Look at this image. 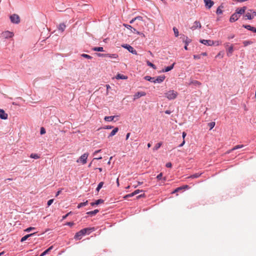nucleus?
<instances>
[{
	"label": "nucleus",
	"instance_id": "1",
	"mask_svg": "<svg viewBox=\"0 0 256 256\" xmlns=\"http://www.w3.org/2000/svg\"><path fill=\"white\" fill-rule=\"evenodd\" d=\"M165 96L169 100L175 99L178 95V93L174 90H170L164 94Z\"/></svg>",
	"mask_w": 256,
	"mask_h": 256
},
{
	"label": "nucleus",
	"instance_id": "2",
	"mask_svg": "<svg viewBox=\"0 0 256 256\" xmlns=\"http://www.w3.org/2000/svg\"><path fill=\"white\" fill-rule=\"evenodd\" d=\"M90 228H86L81 230L78 232H76L74 236V238L76 240L81 239L82 236L84 235L88 230H90Z\"/></svg>",
	"mask_w": 256,
	"mask_h": 256
},
{
	"label": "nucleus",
	"instance_id": "3",
	"mask_svg": "<svg viewBox=\"0 0 256 256\" xmlns=\"http://www.w3.org/2000/svg\"><path fill=\"white\" fill-rule=\"evenodd\" d=\"M123 26L125 28H126L127 29L130 30L132 32L134 33V34H138V35L142 34L144 36V34L142 33H141L136 28L133 27L132 26L130 25L126 24H124Z\"/></svg>",
	"mask_w": 256,
	"mask_h": 256
},
{
	"label": "nucleus",
	"instance_id": "4",
	"mask_svg": "<svg viewBox=\"0 0 256 256\" xmlns=\"http://www.w3.org/2000/svg\"><path fill=\"white\" fill-rule=\"evenodd\" d=\"M256 16V10H249L246 14L245 17L248 20H252Z\"/></svg>",
	"mask_w": 256,
	"mask_h": 256
},
{
	"label": "nucleus",
	"instance_id": "5",
	"mask_svg": "<svg viewBox=\"0 0 256 256\" xmlns=\"http://www.w3.org/2000/svg\"><path fill=\"white\" fill-rule=\"evenodd\" d=\"M88 156V154L86 152L82 155L80 158L76 160L77 162H81L84 164L86 163V160Z\"/></svg>",
	"mask_w": 256,
	"mask_h": 256
},
{
	"label": "nucleus",
	"instance_id": "6",
	"mask_svg": "<svg viewBox=\"0 0 256 256\" xmlns=\"http://www.w3.org/2000/svg\"><path fill=\"white\" fill-rule=\"evenodd\" d=\"M224 46L226 48V54L228 56H230L232 55L234 52V46L232 44L230 46H228V43L224 44Z\"/></svg>",
	"mask_w": 256,
	"mask_h": 256
},
{
	"label": "nucleus",
	"instance_id": "7",
	"mask_svg": "<svg viewBox=\"0 0 256 256\" xmlns=\"http://www.w3.org/2000/svg\"><path fill=\"white\" fill-rule=\"evenodd\" d=\"M10 20L12 23L18 24L20 22V16L16 14H13L10 16Z\"/></svg>",
	"mask_w": 256,
	"mask_h": 256
},
{
	"label": "nucleus",
	"instance_id": "8",
	"mask_svg": "<svg viewBox=\"0 0 256 256\" xmlns=\"http://www.w3.org/2000/svg\"><path fill=\"white\" fill-rule=\"evenodd\" d=\"M14 34L12 32L10 31H5L2 32V36L4 38H8L13 37Z\"/></svg>",
	"mask_w": 256,
	"mask_h": 256
},
{
	"label": "nucleus",
	"instance_id": "9",
	"mask_svg": "<svg viewBox=\"0 0 256 256\" xmlns=\"http://www.w3.org/2000/svg\"><path fill=\"white\" fill-rule=\"evenodd\" d=\"M200 42L204 45L212 46L215 44L214 41L212 40H201Z\"/></svg>",
	"mask_w": 256,
	"mask_h": 256
},
{
	"label": "nucleus",
	"instance_id": "10",
	"mask_svg": "<svg viewBox=\"0 0 256 256\" xmlns=\"http://www.w3.org/2000/svg\"><path fill=\"white\" fill-rule=\"evenodd\" d=\"M122 46L125 48H126L130 52L134 54H137L136 51L135 50H134V48L132 46L128 44H125Z\"/></svg>",
	"mask_w": 256,
	"mask_h": 256
},
{
	"label": "nucleus",
	"instance_id": "11",
	"mask_svg": "<svg viewBox=\"0 0 256 256\" xmlns=\"http://www.w3.org/2000/svg\"><path fill=\"white\" fill-rule=\"evenodd\" d=\"M166 76L164 75L160 76H158L156 78H154V80L153 81V82L156 83H161L165 79Z\"/></svg>",
	"mask_w": 256,
	"mask_h": 256
},
{
	"label": "nucleus",
	"instance_id": "12",
	"mask_svg": "<svg viewBox=\"0 0 256 256\" xmlns=\"http://www.w3.org/2000/svg\"><path fill=\"white\" fill-rule=\"evenodd\" d=\"M240 17V16L236 12H235L234 14H233L231 16L230 18V21L231 22H234L236 20H237Z\"/></svg>",
	"mask_w": 256,
	"mask_h": 256
},
{
	"label": "nucleus",
	"instance_id": "13",
	"mask_svg": "<svg viewBox=\"0 0 256 256\" xmlns=\"http://www.w3.org/2000/svg\"><path fill=\"white\" fill-rule=\"evenodd\" d=\"M201 28L202 25L200 22L199 21H195L193 24V26L190 28V29L194 30L198 28Z\"/></svg>",
	"mask_w": 256,
	"mask_h": 256
},
{
	"label": "nucleus",
	"instance_id": "14",
	"mask_svg": "<svg viewBox=\"0 0 256 256\" xmlns=\"http://www.w3.org/2000/svg\"><path fill=\"white\" fill-rule=\"evenodd\" d=\"M146 95V93L144 92H138L134 96V100H135L136 99H138L141 96H145Z\"/></svg>",
	"mask_w": 256,
	"mask_h": 256
},
{
	"label": "nucleus",
	"instance_id": "15",
	"mask_svg": "<svg viewBox=\"0 0 256 256\" xmlns=\"http://www.w3.org/2000/svg\"><path fill=\"white\" fill-rule=\"evenodd\" d=\"M246 10V7L244 6L242 8H238L236 10V12L240 16L241 14H244Z\"/></svg>",
	"mask_w": 256,
	"mask_h": 256
},
{
	"label": "nucleus",
	"instance_id": "16",
	"mask_svg": "<svg viewBox=\"0 0 256 256\" xmlns=\"http://www.w3.org/2000/svg\"><path fill=\"white\" fill-rule=\"evenodd\" d=\"M204 3H205V5L208 8H211L212 6L214 5V2L212 0H204Z\"/></svg>",
	"mask_w": 256,
	"mask_h": 256
},
{
	"label": "nucleus",
	"instance_id": "17",
	"mask_svg": "<svg viewBox=\"0 0 256 256\" xmlns=\"http://www.w3.org/2000/svg\"><path fill=\"white\" fill-rule=\"evenodd\" d=\"M0 118L3 120H6L8 118V114L3 110L0 109Z\"/></svg>",
	"mask_w": 256,
	"mask_h": 256
},
{
	"label": "nucleus",
	"instance_id": "18",
	"mask_svg": "<svg viewBox=\"0 0 256 256\" xmlns=\"http://www.w3.org/2000/svg\"><path fill=\"white\" fill-rule=\"evenodd\" d=\"M174 64L175 63H173L170 66L166 67L164 69L162 70H161V72H164L171 70L174 68Z\"/></svg>",
	"mask_w": 256,
	"mask_h": 256
},
{
	"label": "nucleus",
	"instance_id": "19",
	"mask_svg": "<svg viewBox=\"0 0 256 256\" xmlns=\"http://www.w3.org/2000/svg\"><path fill=\"white\" fill-rule=\"evenodd\" d=\"M36 234V232H34V233H32V234H27V235H26L25 236H23L22 238H21V240H20V242H23L24 241H25L29 237L31 236H32L34 235L35 234Z\"/></svg>",
	"mask_w": 256,
	"mask_h": 256
},
{
	"label": "nucleus",
	"instance_id": "20",
	"mask_svg": "<svg viewBox=\"0 0 256 256\" xmlns=\"http://www.w3.org/2000/svg\"><path fill=\"white\" fill-rule=\"evenodd\" d=\"M103 202H104V200H102V199H98V200H96L94 202H91L90 204H91V206H94V205H98V204L103 203Z\"/></svg>",
	"mask_w": 256,
	"mask_h": 256
},
{
	"label": "nucleus",
	"instance_id": "21",
	"mask_svg": "<svg viewBox=\"0 0 256 256\" xmlns=\"http://www.w3.org/2000/svg\"><path fill=\"white\" fill-rule=\"evenodd\" d=\"M116 78L118 80H119V79L126 80V79H127L128 77L123 74H118L116 75Z\"/></svg>",
	"mask_w": 256,
	"mask_h": 256
},
{
	"label": "nucleus",
	"instance_id": "22",
	"mask_svg": "<svg viewBox=\"0 0 256 256\" xmlns=\"http://www.w3.org/2000/svg\"><path fill=\"white\" fill-rule=\"evenodd\" d=\"M53 248V246H50L48 248L44 250L40 256H44Z\"/></svg>",
	"mask_w": 256,
	"mask_h": 256
},
{
	"label": "nucleus",
	"instance_id": "23",
	"mask_svg": "<svg viewBox=\"0 0 256 256\" xmlns=\"http://www.w3.org/2000/svg\"><path fill=\"white\" fill-rule=\"evenodd\" d=\"M106 57H108V58H118V55L116 54H106Z\"/></svg>",
	"mask_w": 256,
	"mask_h": 256
},
{
	"label": "nucleus",
	"instance_id": "24",
	"mask_svg": "<svg viewBox=\"0 0 256 256\" xmlns=\"http://www.w3.org/2000/svg\"><path fill=\"white\" fill-rule=\"evenodd\" d=\"M99 210H95L93 211H90L86 212V214L91 216H94L96 214Z\"/></svg>",
	"mask_w": 256,
	"mask_h": 256
},
{
	"label": "nucleus",
	"instance_id": "25",
	"mask_svg": "<svg viewBox=\"0 0 256 256\" xmlns=\"http://www.w3.org/2000/svg\"><path fill=\"white\" fill-rule=\"evenodd\" d=\"M66 27V25L64 23H62L59 24L58 28L60 30H61L62 32H63Z\"/></svg>",
	"mask_w": 256,
	"mask_h": 256
},
{
	"label": "nucleus",
	"instance_id": "26",
	"mask_svg": "<svg viewBox=\"0 0 256 256\" xmlns=\"http://www.w3.org/2000/svg\"><path fill=\"white\" fill-rule=\"evenodd\" d=\"M224 8V6L221 5L220 6H219L218 8H217V10H216V13L217 14H220L222 13V8Z\"/></svg>",
	"mask_w": 256,
	"mask_h": 256
},
{
	"label": "nucleus",
	"instance_id": "27",
	"mask_svg": "<svg viewBox=\"0 0 256 256\" xmlns=\"http://www.w3.org/2000/svg\"><path fill=\"white\" fill-rule=\"evenodd\" d=\"M118 128H114L112 132H111L110 133V135H109V137L110 136H114V135L116 134L118 132Z\"/></svg>",
	"mask_w": 256,
	"mask_h": 256
},
{
	"label": "nucleus",
	"instance_id": "28",
	"mask_svg": "<svg viewBox=\"0 0 256 256\" xmlns=\"http://www.w3.org/2000/svg\"><path fill=\"white\" fill-rule=\"evenodd\" d=\"M144 78L146 80L150 81L153 82V81L154 80V77H151L150 76H146L144 77Z\"/></svg>",
	"mask_w": 256,
	"mask_h": 256
},
{
	"label": "nucleus",
	"instance_id": "29",
	"mask_svg": "<svg viewBox=\"0 0 256 256\" xmlns=\"http://www.w3.org/2000/svg\"><path fill=\"white\" fill-rule=\"evenodd\" d=\"M244 146V145L242 144H240V145H237V146H236L234 147L232 150H230L229 151V152H231L234 150H237L238 148H243Z\"/></svg>",
	"mask_w": 256,
	"mask_h": 256
},
{
	"label": "nucleus",
	"instance_id": "30",
	"mask_svg": "<svg viewBox=\"0 0 256 256\" xmlns=\"http://www.w3.org/2000/svg\"><path fill=\"white\" fill-rule=\"evenodd\" d=\"M88 204V200H86V202H81L78 204V208H80L82 206H86Z\"/></svg>",
	"mask_w": 256,
	"mask_h": 256
},
{
	"label": "nucleus",
	"instance_id": "31",
	"mask_svg": "<svg viewBox=\"0 0 256 256\" xmlns=\"http://www.w3.org/2000/svg\"><path fill=\"white\" fill-rule=\"evenodd\" d=\"M114 117L115 116H105L104 119L106 121L110 122L114 120Z\"/></svg>",
	"mask_w": 256,
	"mask_h": 256
},
{
	"label": "nucleus",
	"instance_id": "32",
	"mask_svg": "<svg viewBox=\"0 0 256 256\" xmlns=\"http://www.w3.org/2000/svg\"><path fill=\"white\" fill-rule=\"evenodd\" d=\"M92 50L96 52H104V48L102 47H94L92 48Z\"/></svg>",
	"mask_w": 256,
	"mask_h": 256
},
{
	"label": "nucleus",
	"instance_id": "33",
	"mask_svg": "<svg viewBox=\"0 0 256 256\" xmlns=\"http://www.w3.org/2000/svg\"><path fill=\"white\" fill-rule=\"evenodd\" d=\"M253 43L252 42L250 41V40H244L243 42H242V44H244V46H248V45H250V44H251Z\"/></svg>",
	"mask_w": 256,
	"mask_h": 256
},
{
	"label": "nucleus",
	"instance_id": "34",
	"mask_svg": "<svg viewBox=\"0 0 256 256\" xmlns=\"http://www.w3.org/2000/svg\"><path fill=\"white\" fill-rule=\"evenodd\" d=\"M162 142H158L157 143L155 146L153 148L154 150H158L162 146Z\"/></svg>",
	"mask_w": 256,
	"mask_h": 256
},
{
	"label": "nucleus",
	"instance_id": "35",
	"mask_svg": "<svg viewBox=\"0 0 256 256\" xmlns=\"http://www.w3.org/2000/svg\"><path fill=\"white\" fill-rule=\"evenodd\" d=\"M202 174V173H196L195 174H194L192 176H190L189 178H198L200 175Z\"/></svg>",
	"mask_w": 256,
	"mask_h": 256
},
{
	"label": "nucleus",
	"instance_id": "36",
	"mask_svg": "<svg viewBox=\"0 0 256 256\" xmlns=\"http://www.w3.org/2000/svg\"><path fill=\"white\" fill-rule=\"evenodd\" d=\"M184 41L186 44L188 45V44L191 42V40L188 38L187 36H186L184 38Z\"/></svg>",
	"mask_w": 256,
	"mask_h": 256
},
{
	"label": "nucleus",
	"instance_id": "37",
	"mask_svg": "<svg viewBox=\"0 0 256 256\" xmlns=\"http://www.w3.org/2000/svg\"><path fill=\"white\" fill-rule=\"evenodd\" d=\"M30 158H34V159H38L40 158V156H38V154H32L30 155Z\"/></svg>",
	"mask_w": 256,
	"mask_h": 256
},
{
	"label": "nucleus",
	"instance_id": "38",
	"mask_svg": "<svg viewBox=\"0 0 256 256\" xmlns=\"http://www.w3.org/2000/svg\"><path fill=\"white\" fill-rule=\"evenodd\" d=\"M146 64H148V66L152 67V68H154V70H156V66L154 64H152V62H150V61L148 60L146 62Z\"/></svg>",
	"mask_w": 256,
	"mask_h": 256
},
{
	"label": "nucleus",
	"instance_id": "39",
	"mask_svg": "<svg viewBox=\"0 0 256 256\" xmlns=\"http://www.w3.org/2000/svg\"><path fill=\"white\" fill-rule=\"evenodd\" d=\"M104 184V182H102L99 183V184L98 186V187L96 188V190L98 192L102 188Z\"/></svg>",
	"mask_w": 256,
	"mask_h": 256
},
{
	"label": "nucleus",
	"instance_id": "40",
	"mask_svg": "<svg viewBox=\"0 0 256 256\" xmlns=\"http://www.w3.org/2000/svg\"><path fill=\"white\" fill-rule=\"evenodd\" d=\"M215 122H210L208 124V126H209L210 130H212L215 126Z\"/></svg>",
	"mask_w": 256,
	"mask_h": 256
},
{
	"label": "nucleus",
	"instance_id": "41",
	"mask_svg": "<svg viewBox=\"0 0 256 256\" xmlns=\"http://www.w3.org/2000/svg\"><path fill=\"white\" fill-rule=\"evenodd\" d=\"M173 30H174L175 36L176 37L178 36V30L176 28L174 27L173 28Z\"/></svg>",
	"mask_w": 256,
	"mask_h": 256
},
{
	"label": "nucleus",
	"instance_id": "42",
	"mask_svg": "<svg viewBox=\"0 0 256 256\" xmlns=\"http://www.w3.org/2000/svg\"><path fill=\"white\" fill-rule=\"evenodd\" d=\"M82 56L85 58H88V59H92V57L88 55L87 54H82Z\"/></svg>",
	"mask_w": 256,
	"mask_h": 256
},
{
	"label": "nucleus",
	"instance_id": "43",
	"mask_svg": "<svg viewBox=\"0 0 256 256\" xmlns=\"http://www.w3.org/2000/svg\"><path fill=\"white\" fill-rule=\"evenodd\" d=\"M243 27H244V28H246L248 30L252 31L253 26H252L250 25H243Z\"/></svg>",
	"mask_w": 256,
	"mask_h": 256
},
{
	"label": "nucleus",
	"instance_id": "44",
	"mask_svg": "<svg viewBox=\"0 0 256 256\" xmlns=\"http://www.w3.org/2000/svg\"><path fill=\"white\" fill-rule=\"evenodd\" d=\"M134 196V192H132V193H131V194H128L126 195V196L124 197V199H126V198H128L132 197V196Z\"/></svg>",
	"mask_w": 256,
	"mask_h": 256
},
{
	"label": "nucleus",
	"instance_id": "45",
	"mask_svg": "<svg viewBox=\"0 0 256 256\" xmlns=\"http://www.w3.org/2000/svg\"><path fill=\"white\" fill-rule=\"evenodd\" d=\"M134 20H138V21H140V22H142L143 20H142V18L140 16H136L134 18Z\"/></svg>",
	"mask_w": 256,
	"mask_h": 256
},
{
	"label": "nucleus",
	"instance_id": "46",
	"mask_svg": "<svg viewBox=\"0 0 256 256\" xmlns=\"http://www.w3.org/2000/svg\"><path fill=\"white\" fill-rule=\"evenodd\" d=\"M34 229H35V228H34V227H29V228H27L26 229L24 230V231L26 232H30L31 230H34Z\"/></svg>",
	"mask_w": 256,
	"mask_h": 256
},
{
	"label": "nucleus",
	"instance_id": "47",
	"mask_svg": "<svg viewBox=\"0 0 256 256\" xmlns=\"http://www.w3.org/2000/svg\"><path fill=\"white\" fill-rule=\"evenodd\" d=\"M40 133L41 134H44L46 133V130H45L44 128L42 127L40 128Z\"/></svg>",
	"mask_w": 256,
	"mask_h": 256
},
{
	"label": "nucleus",
	"instance_id": "48",
	"mask_svg": "<svg viewBox=\"0 0 256 256\" xmlns=\"http://www.w3.org/2000/svg\"><path fill=\"white\" fill-rule=\"evenodd\" d=\"M97 56L99 57H106V54H97Z\"/></svg>",
	"mask_w": 256,
	"mask_h": 256
},
{
	"label": "nucleus",
	"instance_id": "49",
	"mask_svg": "<svg viewBox=\"0 0 256 256\" xmlns=\"http://www.w3.org/2000/svg\"><path fill=\"white\" fill-rule=\"evenodd\" d=\"M234 36H235L234 34H230V35L228 36V39L230 40V39L234 38Z\"/></svg>",
	"mask_w": 256,
	"mask_h": 256
},
{
	"label": "nucleus",
	"instance_id": "50",
	"mask_svg": "<svg viewBox=\"0 0 256 256\" xmlns=\"http://www.w3.org/2000/svg\"><path fill=\"white\" fill-rule=\"evenodd\" d=\"M183 189V188L182 187H178V188H176L173 192L172 193H175L176 192H178V191H179L180 190H182Z\"/></svg>",
	"mask_w": 256,
	"mask_h": 256
},
{
	"label": "nucleus",
	"instance_id": "51",
	"mask_svg": "<svg viewBox=\"0 0 256 256\" xmlns=\"http://www.w3.org/2000/svg\"><path fill=\"white\" fill-rule=\"evenodd\" d=\"M162 174L161 172L159 174H158L156 176L158 180H160L162 178Z\"/></svg>",
	"mask_w": 256,
	"mask_h": 256
},
{
	"label": "nucleus",
	"instance_id": "52",
	"mask_svg": "<svg viewBox=\"0 0 256 256\" xmlns=\"http://www.w3.org/2000/svg\"><path fill=\"white\" fill-rule=\"evenodd\" d=\"M141 192H142V190H136L134 192H134V194L135 196V195L138 194V193H140Z\"/></svg>",
	"mask_w": 256,
	"mask_h": 256
},
{
	"label": "nucleus",
	"instance_id": "53",
	"mask_svg": "<svg viewBox=\"0 0 256 256\" xmlns=\"http://www.w3.org/2000/svg\"><path fill=\"white\" fill-rule=\"evenodd\" d=\"M53 202H54V200L53 199L50 200L48 202V206H50V205H51L52 204Z\"/></svg>",
	"mask_w": 256,
	"mask_h": 256
},
{
	"label": "nucleus",
	"instance_id": "54",
	"mask_svg": "<svg viewBox=\"0 0 256 256\" xmlns=\"http://www.w3.org/2000/svg\"><path fill=\"white\" fill-rule=\"evenodd\" d=\"M71 212H70L68 213L67 214H66V215L64 216H62V220H64V219H66V218H67V216H68L70 214H71Z\"/></svg>",
	"mask_w": 256,
	"mask_h": 256
},
{
	"label": "nucleus",
	"instance_id": "55",
	"mask_svg": "<svg viewBox=\"0 0 256 256\" xmlns=\"http://www.w3.org/2000/svg\"><path fill=\"white\" fill-rule=\"evenodd\" d=\"M194 59H200V55H194Z\"/></svg>",
	"mask_w": 256,
	"mask_h": 256
},
{
	"label": "nucleus",
	"instance_id": "56",
	"mask_svg": "<svg viewBox=\"0 0 256 256\" xmlns=\"http://www.w3.org/2000/svg\"><path fill=\"white\" fill-rule=\"evenodd\" d=\"M166 166L167 167V168H171L172 166V164H171V162H168Z\"/></svg>",
	"mask_w": 256,
	"mask_h": 256
},
{
	"label": "nucleus",
	"instance_id": "57",
	"mask_svg": "<svg viewBox=\"0 0 256 256\" xmlns=\"http://www.w3.org/2000/svg\"><path fill=\"white\" fill-rule=\"evenodd\" d=\"M74 222H67L66 224L68 225V226H72L74 225Z\"/></svg>",
	"mask_w": 256,
	"mask_h": 256
},
{
	"label": "nucleus",
	"instance_id": "58",
	"mask_svg": "<svg viewBox=\"0 0 256 256\" xmlns=\"http://www.w3.org/2000/svg\"><path fill=\"white\" fill-rule=\"evenodd\" d=\"M102 158V156H98V158H93L92 160V161H94V160H101Z\"/></svg>",
	"mask_w": 256,
	"mask_h": 256
},
{
	"label": "nucleus",
	"instance_id": "59",
	"mask_svg": "<svg viewBox=\"0 0 256 256\" xmlns=\"http://www.w3.org/2000/svg\"><path fill=\"white\" fill-rule=\"evenodd\" d=\"M186 132H182V138H183V139H184V138H185V137H186Z\"/></svg>",
	"mask_w": 256,
	"mask_h": 256
},
{
	"label": "nucleus",
	"instance_id": "60",
	"mask_svg": "<svg viewBox=\"0 0 256 256\" xmlns=\"http://www.w3.org/2000/svg\"><path fill=\"white\" fill-rule=\"evenodd\" d=\"M100 151H101V150H98L95 151L94 153V155H96V154L100 152Z\"/></svg>",
	"mask_w": 256,
	"mask_h": 256
},
{
	"label": "nucleus",
	"instance_id": "61",
	"mask_svg": "<svg viewBox=\"0 0 256 256\" xmlns=\"http://www.w3.org/2000/svg\"><path fill=\"white\" fill-rule=\"evenodd\" d=\"M61 191H62V190H60L58 191L56 194V196H58L60 194Z\"/></svg>",
	"mask_w": 256,
	"mask_h": 256
},
{
	"label": "nucleus",
	"instance_id": "62",
	"mask_svg": "<svg viewBox=\"0 0 256 256\" xmlns=\"http://www.w3.org/2000/svg\"><path fill=\"white\" fill-rule=\"evenodd\" d=\"M185 144V140H183V142H182V143L179 146L180 147H182V146Z\"/></svg>",
	"mask_w": 256,
	"mask_h": 256
},
{
	"label": "nucleus",
	"instance_id": "63",
	"mask_svg": "<svg viewBox=\"0 0 256 256\" xmlns=\"http://www.w3.org/2000/svg\"><path fill=\"white\" fill-rule=\"evenodd\" d=\"M130 132L128 133L126 135V140H128L130 137Z\"/></svg>",
	"mask_w": 256,
	"mask_h": 256
},
{
	"label": "nucleus",
	"instance_id": "64",
	"mask_svg": "<svg viewBox=\"0 0 256 256\" xmlns=\"http://www.w3.org/2000/svg\"><path fill=\"white\" fill-rule=\"evenodd\" d=\"M252 31L253 32H254L256 33V28H255L254 27H252Z\"/></svg>",
	"mask_w": 256,
	"mask_h": 256
}]
</instances>
